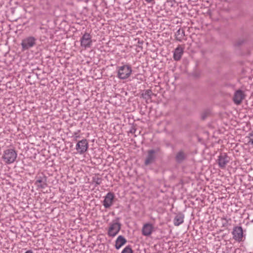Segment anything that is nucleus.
Listing matches in <instances>:
<instances>
[{"mask_svg": "<svg viewBox=\"0 0 253 253\" xmlns=\"http://www.w3.org/2000/svg\"><path fill=\"white\" fill-rule=\"evenodd\" d=\"M17 157L16 151L12 148L7 149L3 151L1 159L6 165L13 163Z\"/></svg>", "mask_w": 253, "mask_h": 253, "instance_id": "obj_1", "label": "nucleus"}, {"mask_svg": "<svg viewBox=\"0 0 253 253\" xmlns=\"http://www.w3.org/2000/svg\"><path fill=\"white\" fill-rule=\"evenodd\" d=\"M117 77L120 80H126L131 75L132 70L130 65L124 64L117 67Z\"/></svg>", "mask_w": 253, "mask_h": 253, "instance_id": "obj_2", "label": "nucleus"}, {"mask_svg": "<svg viewBox=\"0 0 253 253\" xmlns=\"http://www.w3.org/2000/svg\"><path fill=\"white\" fill-rule=\"evenodd\" d=\"M160 151V148L158 147L147 150L144 162V165L147 166L155 163Z\"/></svg>", "mask_w": 253, "mask_h": 253, "instance_id": "obj_3", "label": "nucleus"}, {"mask_svg": "<svg viewBox=\"0 0 253 253\" xmlns=\"http://www.w3.org/2000/svg\"><path fill=\"white\" fill-rule=\"evenodd\" d=\"M121 228V224L118 220H113L109 224L107 234L110 237H115L119 232Z\"/></svg>", "mask_w": 253, "mask_h": 253, "instance_id": "obj_4", "label": "nucleus"}, {"mask_svg": "<svg viewBox=\"0 0 253 253\" xmlns=\"http://www.w3.org/2000/svg\"><path fill=\"white\" fill-rule=\"evenodd\" d=\"M37 39L33 36L27 37L23 39L21 42L22 51H25L33 47L36 44Z\"/></svg>", "mask_w": 253, "mask_h": 253, "instance_id": "obj_5", "label": "nucleus"}, {"mask_svg": "<svg viewBox=\"0 0 253 253\" xmlns=\"http://www.w3.org/2000/svg\"><path fill=\"white\" fill-rule=\"evenodd\" d=\"M81 46L85 49L90 48L92 45L91 35L87 33H84L80 40Z\"/></svg>", "mask_w": 253, "mask_h": 253, "instance_id": "obj_6", "label": "nucleus"}, {"mask_svg": "<svg viewBox=\"0 0 253 253\" xmlns=\"http://www.w3.org/2000/svg\"><path fill=\"white\" fill-rule=\"evenodd\" d=\"M88 143L86 139H83L78 141L76 146V149L78 153L82 155L88 149Z\"/></svg>", "mask_w": 253, "mask_h": 253, "instance_id": "obj_7", "label": "nucleus"}, {"mask_svg": "<svg viewBox=\"0 0 253 253\" xmlns=\"http://www.w3.org/2000/svg\"><path fill=\"white\" fill-rule=\"evenodd\" d=\"M102 204L106 209L110 208L113 204L115 196L113 193L109 192L104 197Z\"/></svg>", "mask_w": 253, "mask_h": 253, "instance_id": "obj_8", "label": "nucleus"}, {"mask_svg": "<svg viewBox=\"0 0 253 253\" xmlns=\"http://www.w3.org/2000/svg\"><path fill=\"white\" fill-rule=\"evenodd\" d=\"M154 231V227L152 223L149 222L144 224L141 229L142 234L146 237L150 236Z\"/></svg>", "mask_w": 253, "mask_h": 253, "instance_id": "obj_9", "label": "nucleus"}, {"mask_svg": "<svg viewBox=\"0 0 253 253\" xmlns=\"http://www.w3.org/2000/svg\"><path fill=\"white\" fill-rule=\"evenodd\" d=\"M233 238L239 242L242 241L243 237V229L241 226H236L233 228L232 232Z\"/></svg>", "mask_w": 253, "mask_h": 253, "instance_id": "obj_10", "label": "nucleus"}, {"mask_svg": "<svg viewBox=\"0 0 253 253\" xmlns=\"http://www.w3.org/2000/svg\"><path fill=\"white\" fill-rule=\"evenodd\" d=\"M229 161L230 158L227 156V154L222 153L218 157L217 163L220 168L224 169Z\"/></svg>", "mask_w": 253, "mask_h": 253, "instance_id": "obj_11", "label": "nucleus"}, {"mask_svg": "<svg viewBox=\"0 0 253 253\" xmlns=\"http://www.w3.org/2000/svg\"><path fill=\"white\" fill-rule=\"evenodd\" d=\"M245 96L246 95L244 91L241 89H238L235 92L233 100L235 104L240 105L245 98Z\"/></svg>", "mask_w": 253, "mask_h": 253, "instance_id": "obj_12", "label": "nucleus"}, {"mask_svg": "<svg viewBox=\"0 0 253 253\" xmlns=\"http://www.w3.org/2000/svg\"><path fill=\"white\" fill-rule=\"evenodd\" d=\"M184 45L179 44L173 51V58L175 61H179L184 53Z\"/></svg>", "mask_w": 253, "mask_h": 253, "instance_id": "obj_13", "label": "nucleus"}, {"mask_svg": "<svg viewBox=\"0 0 253 253\" xmlns=\"http://www.w3.org/2000/svg\"><path fill=\"white\" fill-rule=\"evenodd\" d=\"M35 185L37 189H43L47 187L46 178L45 177H39L35 181Z\"/></svg>", "mask_w": 253, "mask_h": 253, "instance_id": "obj_14", "label": "nucleus"}, {"mask_svg": "<svg viewBox=\"0 0 253 253\" xmlns=\"http://www.w3.org/2000/svg\"><path fill=\"white\" fill-rule=\"evenodd\" d=\"M187 154L183 150H180L175 155V161L178 163H181L187 158Z\"/></svg>", "mask_w": 253, "mask_h": 253, "instance_id": "obj_15", "label": "nucleus"}, {"mask_svg": "<svg viewBox=\"0 0 253 253\" xmlns=\"http://www.w3.org/2000/svg\"><path fill=\"white\" fill-rule=\"evenodd\" d=\"M126 243V238L124 236L120 235L118 237L115 241V248L117 250H119Z\"/></svg>", "mask_w": 253, "mask_h": 253, "instance_id": "obj_16", "label": "nucleus"}, {"mask_svg": "<svg viewBox=\"0 0 253 253\" xmlns=\"http://www.w3.org/2000/svg\"><path fill=\"white\" fill-rule=\"evenodd\" d=\"M184 215L182 213H178L175 215L173 219V224L175 226H179L184 221Z\"/></svg>", "mask_w": 253, "mask_h": 253, "instance_id": "obj_17", "label": "nucleus"}, {"mask_svg": "<svg viewBox=\"0 0 253 253\" xmlns=\"http://www.w3.org/2000/svg\"><path fill=\"white\" fill-rule=\"evenodd\" d=\"M185 36V31L183 29H178L175 34V39L179 42H181L184 39Z\"/></svg>", "mask_w": 253, "mask_h": 253, "instance_id": "obj_18", "label": "nucleus"}, {"mask_svg": "<svg viewBox=\"0 0 253 253\" xmlns=\"http://www.w3.org/2000/svg\"><path fill=\"white\" fill-rule=\"evenodd\" d=\"M152 95L153 93L151 89H146L142 93V96L144 99L148 100L151 99Z\"/></svg>", "mask_w": 253, "mask_h": 253, "instance_id": "obj_19", "label": "nucleus"}, {"mask_svg": "<svg viewBox=\"0 0 253 253\" xmlns=\"http://www.w3.org/2000/svg\"><path fill=\"white\" fill-rule=\"evenodd\" d=\"M102 181V177L99 175H95L92 177V182L95 184V186L100 185Z\"/></svg>", "mask_w": 253, "mask_h": 253, "instance_id": "obj_20", "label": "nucleus"}, {"mask_svg": "<svg viewBox=\"0 0 253 253\" xmlns=\"http://www.w3.org/2000/svg\"><path fill=\"white\" fill-rule=\"evenodd\" d=\"M121 253H133V252L130 247L128 245L126 246L122 251Z\"/></svg>", "mask_w": 253, "mask_h": 253, "instance_id": "obj_21", "label": "nucleus"}, {"mask_svg": "<svg viewBox=\"0 0 253 253\" xmlns=\"http://www.w3.org/2000/svg\"><path fill=\"white\" fill-rule=\"evenodd\" d=\"M247 138L248 139V144L253 146V131L249 134Z\"/></svg>", "mask_w": 253, "mask_h": 253, "instance_id": "obj_22", "label": "nucleus"}, {"mask_svg": "<svg viewBox=\"0 0 253 253\" xmlns=\"http://www.w3.org/2000/svg\"><path fill=\"white\" fill-rule=\"evenodd\" d=\"M79 132L80 130H78V131L74 132V136L75 137V140H77L78 138L80 137L79 135Z\"/></svg>", "mask_w": 253, "mask_h": 253, "instance_id": "obj_23", "label": "nucleus"}, {"mask_svg": "<svg viewBox=\"0 0 253 253\" xmlns=\"http://www.w3.org/2000/svg\"><path fill=\"white\" fill-rule=\"evenodd\" d=\"M155 0H145V1L147 3H153Z\"/></svg>", "mask_w": 253, "mask_h": 253, "instance_id": "obj_24", "label": "nucleus"}, {"mask_svg": "<svg viewBox=\"0 0 253 253\" xmlns=\"http://www.w3.org/2000/svg\"><path fill=\"white\" fill-rule=\"evenodd\" d=\"M25 253H33L32 251L31 250H28L27 251H26Z\"/></svg>", "mask_w": 253, "mask_h": 253, "instance_id": "obj_25", "label": "nucleus"}, {"mask_svg": "<svg viewBox=\"0 0 253 253\" xmlns=\"http://www.w3.org/2000/svg\"><path fill=\"white\" fill-rule=\"evenodd\" d=\"M133 132V130L130 131V132Z\"/></svg>", "mask_w": 253, "mask_h": 253, "instance_id": "obj_26", "label": "nucleus"}, {"mask_svg": "<svg viewBox=\"0 0 253 253\" xmlns=\"http://www.w3.org/2000/svg\"><path fill=\"white\" fill-rule=\"evenodd\" d=\"M133 132V130L130 131V132Z\"/></svg>", "mask_w": 253, "mask_h": 253, "instance_id": "obj_27", "label": "nucleus"}]
</instances>
